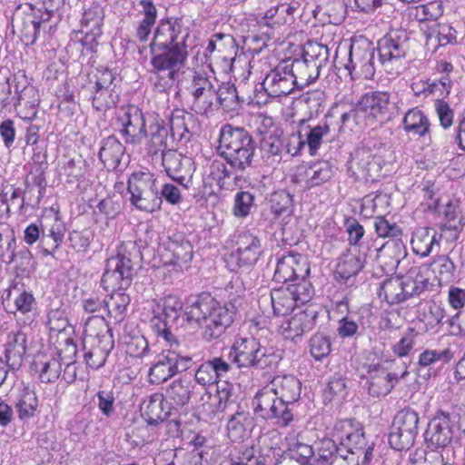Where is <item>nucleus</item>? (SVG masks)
<instances>
[{
	"label": "nucleus",
	"instance_id": "obj_20",
	"mask_svg": "<svg viewBox=\"0 0 465 465\" xmlns=\"http://www.w3.org/2000/svg\"><path fill=\"white\" fill-rule=\"evenodd\" d=\"M358 103V111L368 124H383L391 119V94L388 92H370L363 94Z\"/></svg>",
	"mask_w": 465,
	"mask_h": 465
},
{
	"label": "nucleus",
	"instance_id": "obj_21",
	"mask_svg": "<svg viewBox=\"0 0 465 465\" xmlns=\"http://www.w3.org/2000/svg\"><path fill=\"white\" fill-rule=\"evenodd\" d=\"M162 163L168 176L183 188L188 189L193 185L195 164L191 157L174 150H167L163 153Z\"/></svg>",
	"mask_w": 465,
	"mask_h": 465
},
{
	"label": "nucleus",
	"instance_id": "obj_18",
	"mask_svg": "<svg viewBox=\"0 0 465 465\" xmlns=\"http://www.w3.org/2000/svg\"><path fill=\"white\" fill-rule=\"evenodd\" d=\"M151 64L158 74H166L168 79L173 82L178 71L188 56L186 47L173 46L160 48V46L150 45Z\"/></svg>",
	"mask_w": 465,
	"mask_h": 465
},
{
	"label": "nucleus",
	"instance_id": "obj_25",
	"mask_svg": "<svg viewBox=\"0 0 465 465\" xmlns=\"http://www.w3.org/2000/svg\"><path fill=\"white\" fill-rule=\"evenodd\" d=\"M408 373L407 366L404 363L400 371L389 370L381 365L375 366L370 371L369 393L373 397L386 396Z\"/></svg>",
	"mask_w": 465,
	"mask_h": 465
},
{
	"label": "nucleus",
	"instance_id": "obj_50",
	"mask_svg": "<svg viewBox=\"0 0 465 465\" xmlns=\"http://www.w3.org/2000/svg\"><path fill=\"white\" fill-rule=\"evenodd\" d=\"M270 301L275 315L285 316L297 305L290 288L274 289L271 292Z\"/></svg>",
	"mask_w": 465,
	"mask_h": 465
},
{
	"label": "nucleus",
	"instance_id": "obj_6",
	"mask_svg": "<svg viewBox=\"0 0 465 465\" xmlns=\"http://www.w3.org/2000/svg\"><path fill=\"white\" fill-rule=\"evenodd\" d=\"M428 284V280L422 275L420 268L412 267L402 277L386 279L381 287L380 297L389 304L401 303L410 297L421 293Z\"/></svg>",
	"mask_w": 465,
	"mask_h": 465
},
{
	"label": "nucleus",
	"instance_id": "obj_35",
	"mask_svg": "<svg viewBox=\"0 0 465 465\" xmlns=\"http://www.w3.org/2000/svg\"><path fill=\"white\" fill-rule=\"evenodd\" d=\"M168 134L169 131L164 121L159 115H155L150 123L149 132L147 133L149 137L147 143L148 153L152 155L161 153L163 156V153L167 151Z\"/></svg>",
	"mask_w": 465,
	"mask_h": 465
},
{
	"label": "nucleus",
	"instance_id": "obj_37",
	"mask_svg": "<svg viewBox=\"0 0 465 465\" xmlns=\"http://www.w3.org/2000/svg\"><path fill=\"white\" fill-rule=\"evenodd\" d=\"M17 103L15 104L20 118L31 121L37 114L39 96L37 91L31 85L25 86L21 91L16 88Z\"/></svg>",
	"mask_w": 465,
	"mask_h": 465
},
{
	"label": "nucleus",
	"instance_id": "obj_42",
	"mask_svg": "<svg viewBox=\"0 0 465 465\" xmlns=\"http://www.w3.org/2000/svg\"><path fill=\"white\" fill-rule=\"evenodd\" d=\"M49 336L51 341H68V337L73 334V328L69 325L64 312L60 310H53L48 313Z\"/></svg>",
	"mask_w": 465,
	"mask_h": 465
},
{
	"label": "nucleus",
	"instance_id": "obj_27",
	"mask_svg": "<svg viewBox=\"0 0 465 465\" xmlns=\"http://www.w3.org/2000/svg\"><path fill=\"white\" fill-rule=\"evenodd\" d=\"M350 170L356 180L369 182L380 176L381 166L380 159L370 150L361 148L355 152V156L350 163Z\"/></svg>",
	"mask_w": 465,
	"mask_h": 465
},
{
	"label": "nucleus",
	"instance_id": "obj_7",
	"mask_svg": "<svg viewBox=\"0 0 465 465\" xmlns=\"http://www.w3.org/2000/svg\"><path fill=\"white\" fill-rule=\"evenodd\" d=\"M183 308L182 300L173 294L165 295L153 302L152 306L151 329L168 342L171 347L175 342L174 335L171 331L173 324L177 323Z\"/></svg>",
	"mask_w": 465,
	"mask_h": 465
},
{
	"label": "nucleus",
	"instance_id": "obj_60",
	"mask_svg": "<svg viewBox=\"0 0 465 465\" xmlns=\"http://www.w3.org/2000/svg\"><path fill=\"white\" fill-rule=\"evenodd\" d=\"M118 101V93L115 89L94 88L92 104L95 110L105 111L112 108Z\"/></svg>",
	"mask_w": 465,
	"mask_h": 465
},
{
	"label": "nucleus",
	"instance_id": "obj_59",
	"mask_svg": "<svg viewBox=\"0 0 465 465\" xmlns=\"http://www.w3.org/2000/svg\"><path fill=\"white\" fill-rule=\"evenodd\" d=\"M249 424V416L244 412H237L231 416L227 422L229 438L233 441L242 440L246 435V426Z\"/></svg>",
	"mask_w": 465,
	"mask_h": 465
},
{
	"label": "nucleus",
	"instance_id": "obj_61",
	"mask_svg": "<svg viewBox=\"0 0 465 465\" xmlns=\"http://www.w3.org/2000/svg\"><path fill=\"white\" fill-rule=\"evenodd\" d=\"M204 450L193 449L192 450H176L173 460L167 465H206L203 460Z\"/></svg>",
	"mask_w": 465,
	"mask_h": 465
},
{
	"label": "nucleus",
	"instance_id": "obj_57",
	"mask_svg": "<svg viewBox=\"0 0 465 465\" xmlns=\"http://www.w3.org/2000/svg\"><path fill=\"white\" fill-rule=\"evenodd\" d=\"M419 415L411 409L405 408L400 411L394 417L392 424L416 437L418 433Z\"/></svg>",
	"mask_w": 465,
	"mask_h": 465
},
{
	"label": "nucleus",
	"instance_id": "obj_63",
	"mask_svg": "<svg viewBox=\"0 0 465 465\" xmlns=\"http://www.w3.org/2000/svg\"><path fill=\"white\" fill-rule=\"evenodd\" d=\"M414 440L415 436L413 434L393 424L391 425L388 440L392 449L399 451L409 450L412 446Z\"/></svg>",
	"mask_w": 465,
	"mask_h": 465
},
{
	"label": "nucleus",
	"instance_id": "obj_10",
	"mask_svg": "<svg viewBox=\"0 0 465 465\" xmlns=\"http://www.w3.org/2000/svg\"><path fill=\"white\" fill-rule=\"evenodd\" d=\"M216 85L218 81L204 72H194L192 75L187 91L192 96V110L199 114H208L216 104Z\"/></svg>",
	"mask_w": 465,
	"mask_h": 465
},
{
	"label": "nucleus",
	"instance_id": "obj_5",
	"mask_svg": "<svg viewBox=\"0 0 465 465\" xmlns=\"http://www.w3.org/2000/svg\"><path fill=\"white\" fill-rule=\"evenodd\" d=\"M332 437L346 453L361 459V465H368L372 459L373 444H368L363 429L352 420H339L335 423Z\"/></svg>",
	"mask_w": 465,
	"mask_h": 465
},
{
	"label": "nucleus",
	"instance_id": "obj_9",
	"mask_svg": "<svg viewBox=\"0 0 465 465\" xmlns=\"http://www.w3.org/2000/svg\"><path fill=\"white\" fill-rule=\"evenodd\" d=\"M252 407L257 415L264 420H274L280 427H287L293 420L292 408L284 406L269 384L256 392Z\"/></svg>",
	"mask_w": 465,
	"mask_h": 465
},
{
	"label": "nucleus",
	"instance_id": "obj_23",
	"mask_svg": "<svg viewBox=\"0 0 465 465\" xmlns=\"http://www.w3.org/2000/svg\"><path fill=\"white\" fill-rule=\"evenodd\" d=\"M295 81L289 68V61H283L266 74L262 86L268 96L278 98L290 94L297 86Z\"/></svg>",
	"mask_w": 465,
	"mask_h": 465
},
{
	"label": "nucleus",
	"instance_id": "obj_58",
	"mask_svg": "<svg viewBox=\"0 0 465 465\" xmlns=\"http://www.w3.org/2000/svg\"><path fill=\"white\" fill-rule=\"evenodd\" d=\"M113 348V342H100L84 353V361L88 367L98 369L102 367L107 359L109 351Z\"/></svg>",
	"mask_w": 465,
	"mask_h": 465
},
{
	"label": "nucleus",
	"instance_id": "obj_38",
	"mask_svg": "<svg viewBox=\"0 0 465 465\" xmlns=\"http://www.w3.org/2000/svg\"><path fill=\"white\" fill-rule=\"evenodd\" d=\"M26 351V336L24 332H13L7 337L5 348L6 364L13 370L22 365Z\"/></svg>",
	"mask_w": 465,
	"mask_h": 465
},
{
	"label": "nucleus",
	"instance_id": "obj_19",
	"mask_svg": "<svg viewBox=\"0 0 465 465\" xmlns=\"http://www.w3.org/2000/svg\"><path fill=\"white\" fill-rule=\"evenodd\" d=\"M409 50L408 34L402 30H392L378 43L380 61L386 70L401 63Z\"/></svg>",
	"mask_w": 465,
	"mask_h": 465
},
{
	"label": "nucleus",
	"instance_id": "obj_22",
	"mask_svg": "<svg viewBox=\"0 0 465 465\" xmlns=\"http://www.w3.org/2000/svg\"><path fill=\"white\" fill-rule=\"evenodd\" d=\"M41 252L44 256H53L61 247L66 226L58 212H52L41 221Z\"/></svg>",
	"mask_w": 465,
	"mask_h": 465
},
{
	"label": "nucleus",
	"instance_id": "obj_41",
	"mask_svg": "<svg viewBox=\"0 0 465 465\" xmlns=\"http://www.w3.org/2000/svg\"><path fill=\"white\" fill-rule=\"evenodd\" d=\"M300 433H289L286 437L288 454L285 458L297 460L302 465H311L313 461L314 450L312 447L300 440Z\"/></svg>",
	"mask_w": 465,
	"mask_h": 465
},
{
	"label": "nucleus",
	"instance_id": "obj_64",
	"mask_svg": "<svg viewBox=\"0 0 465 465\" xmlns=\"http://www.w3.org/2000/svg\"><path fill=\"white\" fill-rule=\"evenodd\" d=\"M126 351L132 357L143 358L149 352L148 341L139 331L125 339Z\"/></svg>",
	"mask_w": 465,
	"mask_h": 465
},
{
	"label": "nucleus",
	"instance_id": "obj_55",
	"mask_svg": "<svg viewBox=\"0 0 465 465\" xmlns=\"http://www.w3.org/2000/svg\"><path fill=\"white\" fill-rule=\"evenodd\" d=\"M216 103L224 110L232 111L239 105L240 99L234 84L223 83L216 85Z\"/></svg>",
	"mask_w": 465,
	"mask_h": 465
},
{
	"label": "nucleus",
	"instance_id": "obj_48",
	"mask_svg": "<svg viewBox=\"0 0 465 465\" xmlns=\"http://www.w3.org/2000/svg\"><path fill=\"white\" fill-rule=\"evenodd\" d=\"M38 406V398L34 390L24 387L19 391L15 408L20 420H25L35 416Z\"/></svg>",
	"mask_w": 465,
	"mask_h": 465
},
{
	"label": "nucleus",
	"instance_id": "obj_39",
	"mask_svg": "<svg viewBox=\"0 0 465 465\" xmlns=\"http://www.w3.org/2000/svg\"><path fill=\"white\" fill-rule=\"evenodd\" d=\"M125 289L111 290L113 292L105 300L107 318L114 323L123 322L126 316L127 306L130 303V297L124 291Z\"/></svg>",
	"mask_w": 465,
	"mask_h": 465
},
{
	"label": "nucleus",
	"instance_id": "obj_30",
	"mask_svg": "<svg viewBox=\"0 0 465 465\" xmlns=\"http://www.w3.org/2000/svg\"><path fill=\"white\" fill-rule=\"evenodd\" d=\"M231 370V365L222 357H214L202 363L195 371V381L203 386H211L218 382Z\"/></svg>",
	"mask_w": 465,
	"mask_h": 465
},
{
	"label": "nucleus",
	"instance_id": "obj_29",
	"mask_svg": "<svg viewBox=\"0 0 465 465\" xmlns=\"http://www.w3.org/2000/svg\"><path fill=\"white\" fill-rule=\"evenodd\" d=\"M172 137L178 141H189L191 134L199 130L194 115L183 109H174L169 119Z\"/></svg>",
	"mask_w": 465,
	"mask_h": 465
},
{
	"label": "nucleus",
	"instance_id": "obj_14",
	"mask_svg": "<svg viewBox=\"0 0 465 465\" xmlns=\"http://www.w3.org/2000/svg\"><path fill=\"white\" fill-rule=\"evenodd\" d=\"M53 15L54 12L45 7V2L42 7L30 5L29 11L25 12L19 21L21 40L27 45L35 44L42 33L52 28Z\"/></svg>",
	"mask_w": 465,
	"mask_h": 465
},
{
	"label": "nucleus",
	"instance_id": "obj_53",
	"mask_svg": "<svg viewBox=\"0 0 465 465\" xmlns=\"http://www.w3.org/2000/svg\"><path fill=\"white\" fill-rule=\"evenodd\" d=\"M333 174V170L329 162L321 161L312 164L306 171L307 184L315 187L329 181Z\"/></svg>",
	"mask_w": 465,
	"mask_h": 465
},
{
	"label": "nucleus",
	"instance_id": "obj_17",
	"mask_svg": "<svg viewBox=\"0 0 465 465\" xmlns=\"http://www.w3.org/2000/svg\"><path fill=\"white\" fill-rule=\"evenodd\" d=\"M117 126L127 143L141 144L147 137L144 115L142 110L135 105H128L120 109Z\"/></svg>",
	"mask_w": 465,
	"mask_h": 465
},
{
	"label": "nucleus",
	"instance_id": "obj_56",
	"mask_svg": "<svg viewBox=\"0 0 465 465\" xmlns=\"http://www.w3.org/2000/svg\"><path fill=\"white\" fill-rule=\"evenodd\" d=\"M335 439H323L314 454L313 461L311 465H331L335 454L340 450Z\"/></svg>",
	"mask_w": 465,
	"mask_h": 465
},
{
	"label": "nucleus",
	"instance_id": "obj_28",
	"mask_svg": "<svg viewBox=\"0 0 465 465\" xmlns=\"http://www.w3.org/2000/svg\"><path fill=\"white\" fill-rule=\"evenodd\" d=\"M316 317L313 311H300L282 322L280 332L284 339L296 341L314 328Z\"/></svg>",
	"mask_w": 465,
	"mask_h": 465
},
{
	"label": "nucleus",
	"instance_id": "obj_13",
	"mask_svg": "<svg viewBox=\"0 0 465 465\" xmlns=\"http://www.w3.org/2000/svg\"><path fill=\"white\" fill-rule=\"evenodd\" d=\"M193 363V358L183 355L180 351L164 350L149 370L150 382L161 384L176 373L188 370Z\"/></svg>",
	"mask_w": 465,
	"mask_h": 465
},
{
	"label": "nucleus",
	"instance_id": "obj_34",
	"mask_svg": "<svg viewBox=\"0 0 465 465\" xmlns=\"http://www.w3.org/2000/svg\"><path fill=\"white\" fill-rule=\"evenodd\" d=\"M161 256L164 264L183 269L193 258V246L188 241H170Z\"/></svg>",
	"mask_w": 465,
	"mask_h": 465
},
{
	"label": "nucleus",
	"instance_id": "obj_32",
	"mask_svg": "<svg viewBox=\"0 0 465 465\" xmlns=\"http://www.w3.org/2000/svg\"><path fill=\"white\" fill-rule=\"evenodd\" d=\"M269 385L284 406L291 408L300 399L302 384L293 375L276 376Z\"/></svg>",
	"mask_w": 465,
	"mask_h": 465
},
{
	"label": "nucleus",
	"instance_id": "obj_54",
	"mask_svg": "<svg viewBox=\"0 0 465 465\" xmlns=\"http://www.w3.org/2000/svg\"><path fill=\"white\" fill-rule=\"evenodd\" d=\"M431 267L440 284L449 283L454 280L456 266L447 255L437 256L432 261Z\"/></svg>",
	"mask_w": 465,
	"mask_h": 465
},
{
	"label": "nucleus",
	"instance_id": "obj_33",
	"mask_svg": "<svg viewBox=\"0 0 465 465\" xmlns=\"http://www.w3.org/2000/svg\"><path fill=\"white\" fill-rule=\"evenodd\" d=\"M441 235L431 228H418L412 234L411 244L415 254L424 258L440 248Z\"/></svg>",
	"mask_w": 465,
	"mask_h": 465
},
{
	"label": "nucleus",
	"instance_id": "obj_11",
	"mask_svg": "<svg viewBox=\"0 0 465 465\" xmlns=\"http://www.w3.org/2000/svg\"><path fill=\"white\" fill-rule=\"evenodd\" d=\"M232 242L235 249L226 258L231 271H237L253 266L262 252L261 241L250 232L242 231L234 234Z\"/></svg>",
	"mask_w": 465,
	"mask_h": 465
},
{
	"label": "nucleus",
	"instance_id": "obj_45",
	"mask_svg": "<svg viewBox=\"0 0 465 465\" xmlns=\"http://www.w3.org/2000/svg\"><path fill=\"white\" fill-rule=\"evenodd\" d=\"M104 17L103 7L97 4L91 5L83 14L81 20L82 31L86 35H90L94 38L101 35Z\"/></svg>",
	"mask_w": 465,
	"mask_h": 465
},
{
	"label": "nucleus",
	"instance_id": "obj_40",
	"mask_svg": "<svg viewBox=\"0 0 465 465\" xmlns=\"http://www.w3.org/2000/svg\"><path fill=\"white\" fill-rule=\"evenodd\" d=\"M124 146L114 136H109L103 141L99 151V159L107 168H116L124 154Z\"/></svg>",
	"mask_w": 465,
	"mask_h": 465
},
{
	"label": "nucleus",
	"instance_id": "obj_3",
	"mask_svg": "<svg viewBox=\"0 0 465 465\" xmlns=\"http://www.w3.org/2000/svg\"><path fill=\"white\" fill-rule=\"evenodd\" d=\"M329 56V48L326 45L311 41L306 43L301 57L288 60L297 86L303 88L315 82L322 69L326 66Z\"/></svg>",
	"mask_w": 465,
	"mask_h": 465
},
{
	"label": "nucleus",
	"instance_id": "obj_51",
	"mask_svg": "<svg viewBox=\"0 0 465 465\" xmlns=\"http://www.w3.org/2000/svg\"><path fill=\"white\" fill-rule=\"evenodd\" d=\"M260 149L262 158L267 164L272 165L280 163L283 150V143L277 134H269L261 139Z\"/></svg>",
	"mask_w": 465,
	"mask_h": 465
},
{
	"label": "nucleus",
	"instance_id": "obj_12",
	"mask_svg": "<svg viewBox=\"0 0 465 465\" xmlns=\"http://www.w3.org/2000/svg\"><path fill=\"white\" fill-rule=\"evenodd\" d=\"M134 275V262L131 253L119 251L106 261L102 276V286L106 290L127 289Z\"/></svg>",
	"mask_w": 465,
	"mask_h": 465
},
{
	"label": "nucleus",
	"instance_id": "obj_62",
	"mask_svg": "<svg viewBox=\"0 0 465 465\" xmlns=\"http://www.w3.org/2000/svg\"><path fill=\"white\" fill-rule=\"evenodd\" d=\"M412 465H451L444 460L442 450H417L412 458Z\"/></svg>",
	"mask_w": 465,
	"mask_h": 465
},
{
	"label": "nucleus",
	"instance_id": "obj_43",
	"mask_svg": "<svg viewBox=\"0 0 465 465\" xmlns=\"http://www.w3.org/2000/svg\"><path fill=\"white\" fill-rule=\"evenodd\" d=\"M193 385L187 379H176L165 390V398L175 407L189 403Z\"/></svg>",
	"mask_w": 465,
	"mask_h": 465
},
{
	"label": "nucleus",
	"instance_id": "obj_36",
	"mask_svg": "<svg viewBox=\"0 0 465 465\" xmlns=\"http://www.w3.org/2000/svg\"><path fill=\"white\" fill-rule=\"evenodd\" d=\"M141 414L149 425L156 426L169 415L163 394L154 393L141 404Z\"/></svg>",
	"mask_w": 465,
	"mask_h": 465
},
{
	"label": "nucleus",
	"instance_id": "obj_2",
	"mask_svg": "<svg viewBox=\"0 0 465 465\" xmlns=\"http://www.w3.org/2000/svg\"><path fill=\"white\" fill-rule=\"evenodd\" d=\"M255 149L252 136L244 128L229 124L221 128L218 151L232 168L242 172L251 166Z\"/></svg>",
	"mask_w": 465,
	"mask_h": 465
},
{
	"label": "nucleus",
	"instance_id": "obj_4",
	"mask_svg": "<svg viewBox=\"0 0 465 465\" xmlns=\"http://www.w3.org/2000/svg\"><path fill=\"white\" fill-rule=\"evenodd\" d=\"M229 357L239 368L263 370L276 366L278 361L277 356L253 337L236 339Z\"/></svg>",
	"mask_w": 465,
	"mask_h": 465
},
{
	"label": "nucleus",
	"instance_id": "obj_52",
	"mask_svg": "<svg viewBox=\"0 0 465 465\" xmlns=\"http://www.w3.org/2000/svg\"><path fill=\"white\" fill-rule=\"evenodd\" d=\"M45 192V180L42 177L34 179V183L25 182V194L22 197L17 208L20 212L24 210L25 205L36 208L40 204Z\"/></svg>",
	"mask_w": 465,
	"mask_h": 465
},
{
	"label": "nucleus",
	"instance_id": "obj_49",
	"mask_svg": "<svg viewBox=\"0 0 465 465\" xmlns=\"http://www.w3.org/2000/svg\"><path fill=\"white\" fill-rule=\"evenodd\" d=\"M109 319H106L102 315H93L89 317L85 322L84 332L88 338L97 339L100 342H107L108 344L113 342L111 336L109 335Z\"/></svg>",
	"mask_w": 465,
	"mask_h": 465
},
{
	"label": "nucleus",
	"instance_id": "obj_31",
	"mask_svg": "<svg viewBox=\"0 0 465 465\" xmlns=\"http://www.w3.org/2000/svg\"><path fill=\"white\" fill-rule=\"evenodd\" d=\"M325 117L318 124L310 123L306 120L300 122V134L303 135L311 155L316 154L322 142L330 135L331 127Z\"/></svg>",
	"mask_w": 465,
	"mask_h": 465
},
{
	"label": "nucleus",
	"instance_id": "obj_16",
	"mask_svg": "<svg viewBox=\"0 0 465 465\" xmlns=\"http://www.w3.org/2000/svg\"><path fill=\"white\" fill-rule=\"evenodd\" d=\"M189 38L190 31L183 25L182 18L166 17L160 20L150 45L160 46V48L181 45L187 48Z\"/></svg>",
	"mask_w": 465,
	"mask_h": 465
},
{
	"label": "nucleus",
	"instance_id": "obj_1",
	"mask_svg": "<svg viewBox=\"0 0 465 465\" xmlns=\"http://www.w3.org/2000/svg\"><path fill=\"white\" fill-rule=\"evenodd\" d=\"M228 303L222 304L211 294L203 292L187 298L183 316L203 329V336L211 341L219 338L232 323L238 308L244 304L246 288L240 277L232 278L227 287Z\"/></svg>",
	"mask_w": 465,
	"mask_h": 465
},
{
	"label": "nucleus",
	"instance_id": "obj_15",
	"mask_svg": "<svg viewBox=\"0 0 465 465\" xmlns=\"http://www.w3.org/2000/svg\"><path fill=\"white\" fill-rule=\"evenodd\" d=\"M345 69L351 79L372 78L375 74L374 48L369 41L359 40L351 43Z\"/></svg>",
	"mask_w": 465,
	"mask_h": 465
},
{
	"label": "nucleus",
	"instance_id": "obj_8",
	"mask_svg": "<svg viewBox=\"0 0 465 465\" xmlns=\"http://www.w3.org/2000/svg\"><path fill=\"white\" fill-rule=\"evenodd\" d=\"M127 191L131 203L138 210L153 213L161 208L156 179L150 173H134L129 177Z\"/></svg>",
	"mask_w": 465,
	"mask_h": 465
},
{
	"label": "nucleus",
	"instance_id": "obj_44",
	"mask_svg": "<svg viewBox=\"0 0 465 465\" xmlns=\"http://www.w3.org/2000/svg\"><path fill=\"white\" fill-rule=\"evenodd\" d=\"M362 269V262L359 256L353 253L343 254L337 263L334 278L341 283H347L354 278Z\"/></svg>",
	"mask_w": 465,
	"mask_h": 465
},
{
	"label": "nucleus",
	"instance_id": "obj_24",
	"mask_svg": "<svg viewBox=\"0 0 465 465\" xmlns=\"http://www.w3.org/2000/svg\"><path fill=\"white\" fill-rule=\"evenodd\" d=\"M456 417L447 411H439L430 420L425 432L428 447L444 448L453 437Z\"/></svg>",
	"mask_w": 465,
	"mask_h": 465
},
{
	"label": "nucleus",
	"instance_id": "obj_47",
	"mask_svg": "<svg viewBox=\"0 0 465 465\" xmlns=\"http://www.w3.org/2000/svg\"><path fill=\"white\" fill-rule=\"evenodd\" d=\"M34 364L42 382H54L61 375L62 362L55 356H39Z\"/></svg>",
	"mask_w": 465,
	"mask_h": 465
},
{
	"label": "nucleus",
	"instance_id": "obj_46",
	"mask_svg": "<svg viewBox=\"0 0 465 465\" xmlns=\"http://www.w3.org/2000/svg\"><path fill=\"white\" fill-rule=\"evenodd\" d=\"M403 129L406 133L420 137L426 135L430 131V121L425 114L418 109H410L402 120Z\"/></svg>",
	"mask_w": 465,
	"mask_h": 465
},
{
	"label": "nucleus",
	"instance_id": "obj_26",
	"mask_svg": "<svg viewBox=\"0 0 465 465\" xmlns=\"http://www.w3.org/2000/svg\"><path fill=\"white\" fill-rule=\"evenodd\" d=\"M310 266L307 259L300 254L289 252L279 259L274 272V280L279 282H296L307 278Z\"/></svg>",
	"mask_w": 465,
	"mask_h": 465
}]
</instances>
